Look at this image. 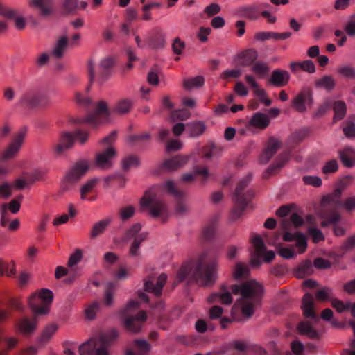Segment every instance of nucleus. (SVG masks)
I'll use <instances>...</instances> for the list:
<instances>
[{
  "mask_svg": "<svg viewBox=\"0 0 355 355\" xmlns=\"http://www.w3.org/2000/svg\"><path fill=\"white\" fill-rule=\"evenodd\" d=\"M206 254H202L193 266L190 263L183 264L177 272L175 284L188 278L202 286L212 285L217 278V263L216 260L206 261Z\"/></svg>",
  "mask_w": 355,
  "mask_h": 355,
  "instance_id": "f257e3e1",
  "label": "nucleus"
},
{
  "mask_svg": "<svg viewBox=\"0 0 355 355\" xmlns=\"http://www.w3.org/2000/svg\"><path fill=\"white\" fill-rule=\"evenodd\" d=\"M234 294L241 295V308L243 315L249 318L261 304L263 293V286L255 280H249L240 284H233L231 288Z\"/></svg>",
  "mask_w": 355,
  "mask_h": 355,
  "instance_id": "f03ea898",
  "label": "nucleus"
},
{
  "mask_svg": "<svg viewBox=\"0 0 355 355\" xmlns=\"http://www.w3.org/2000/svg\"><path fill=\"white\" fill-rule=\"evenodd\" d=\"M116 329L100 332L79 347L80 355H109L108 347L118 338Z\"/></svg>",
  "mask_w": 355,
  "mask_h": 355,
  "instance_id": "7ed1b4c3",
  "label": "nucleus"
},
{
  "mask_svg": "<svg viewBox=\"0 0 355 355\" xmlns=\"http://www.w3.org/2000/svg\"><path fill=\"white\" fill-rule=\"evenodd\" d=\"M27 135L26 128H22L15 133L10 143L1 151V175L10 172L14 165L12 160L18 155Z\"/></svg>",
  "mask_w": 355,
  "mask_h": 355,
  "instance_id": "20e7f679",
  "label": "nucleus"
},
{
  "mask_svg": "<svg viewBox=\"0 0 355 355\" xmlns=\"http://www.w3.org/2000/svg\"><path fill=\"white\" fill-rule=\"evenodd\" d=\"M251 180L252 175L248 174L239 180L236 187L232 196L234 202V207L231 215L232 220H237L242 216L248 203L254 197V194L252 190L248 189L245 191Z\"/></svg>",
  "mask_w": 355,
  "mask_h": 355,
  "instance_id": "39448f33",
  "label": "nucleus"
},
{
  "mask_svg": "<svg viewBox=\"0 0 355 355\" xmlns=\"http://www.w3.org/2000/svg\"><path fill=\"white\" fill-rule=\"evenodd\" d=\"M139 306V304L137 300H132L120 312L124 327L132 333L139 332L147 318L146 313L143 311L135 314Z\"/></svg>",
  "mask_w": 355,
  "mask_h": 355,
  "instance_id": "423d86ee",
  "label": "nucleus"
},
{
  "mask_svg": "<svg viewBox=\"0 0 355 355\" xmlns=\"http://www.w3.org/2000/svg\"><path fill=\"white\" fill-rule=\"evenodd\" d=\"M161 188L153 186L148 189L140 199V206L142 209H146L153 218L163 216L167 212L165 202L159 198Z\"/></svg>",
  "mask_w": 355,
  "mask_h": 355,
  "instance_id": "0eeeda50",
  "label": "nucleus"
},
{
  "mask_svg": "<svg viewBox=\"0 0 355 355\" xmlns=\"http://www.w3.org/2000/svg\"><path fill=\"white\" fill-rule=\"evenodd\" d=\"M89 168V165L86 161L80 160L77 162L66 173L61 184L62 191H70L73 186L77 183L81 178L85 175Z\"/></svg>",
  "mask_w": 355,
  "mask_h": 355,
  "instance_id": "6e6552de",
  "label": "nucleus"
},
{
  "mask_svg": "<svg viewBox=\"0 0 355 355\" xmlns=\"http://www.w3.org/2000/svg\"><path fill=\"white\" fill-rule=\"evenodd\" d=\"M116 135V131H112L108 136L101 140V143L107 145L108 147L96 154V164L98 167L103 169L111 167L112 160L116 155V150L110 145L115 141Z\"/></svg>",
  "mask_w": 355,
  "mask_h": 355,
  "instance_id": "1a4fd4ad",
  "label": "nucleus"
},
{
  "mask_svg": "<svg viewBox=\"0 0 355 355\" xmlns=\"http://www.w3.org/2000/svg\"><path fill=\"white\" fill-rule=\"evenodd\" d=\"M53 299V294L51 291L47 288H42L39 295H33L28 299V305L32 311L38 315H44L49 311V304Z\"/></svg>",
  "mask_w": 355,
  "mask_h": 355,
  "instance_id": "9d476101",
  "label": "nucleus"
},
{
  "mask_svg": "<svg viewBox=\"0 0 355 355\" xmlns=\"http://www.w3.org/2000/svg\"><path fill=\"white\" fill-rule=\"evenodd\" d=\"M75 139L80 144H83L88 139V134L81 130H76L73 133L64 132L61 135L58 143L54 146L55 153L58 155H62L65 150L73 146Z\"/></svg>",
  "mask_w": 355,
  "mask_h": 355,
  "instance_id": "9b49d317",
  "label": "nucleus"
},
{
  "mask_svg": "<svg viewBox=\"0 0 355 355\" xmlns=\"http://www.w3.org/2000/svg\"><path fill=\"white\" fill-rule=\"evenodd\" d=\"M110 115V112L107 103L104 101H101L96 104L95 109L92 112H89L85 118L78 119L76 121V123H86L90 125L95 126L107 121Z\"/></svg>",
  "mask_w": 355,
  "mask_h": 355,
  "instance_id": "f8f14e48",
  "label": "nucleus"
},
{
  "mask_svg": "<svg viewBox=\"0 0 355 355\" xmlns=\"http://www.w3.org/2000/svg\"><path fill=\"white\" fill-rule=\"evenodd\" d=\"M48 102L49 98L46 94L37 90H31L21 96L18 103L28 108H35L45 106Z\"/></svg>",
  "mask_w": 355,
  "mask_h": 355,
  "instance_id": "ddd939ff",
  "label": "nucleus"
},
{
  "mask_svg": "<svg viewBox=\"0 0 355 355\" xmlns=\"http://www.w3.org/2000/svg\"><path fill=\"white\" fill-rule=\"evenodd\" d=\"M313 103V90L309 86L303 87L291 101V106L298 112H304L307 106Z\"/></svg>",
  "mask_w": 355,
  "mask_h": 355,
  "instance_id": "4468645a",
  "label": "nucleus"
},
{
  "mask_svg": "<svg viewBox=\"0 0 355 355\" xmlns=\"http://www.w3.org/2000/svg\"><path fill=\"white\" fill-rule=\"evenodd\" d=\"M352 175H346L340 179L337 183L336 188L331 194L324 196L322 202L324 204L340 205V198L345 191L353 182Z\"/></svg>",
  "mask_w": 355,
  "mask_h": 355,
  "instance_id": "2eb2a0df",
  "label": "nucleus"
},
{
  "mask_svg": "<svg viewBox=\"0 0 355 355\" xmlns=\"http://www.w3.org/2000/svg\"><path fill=\"white\" fill-rule=\"evenodd\" d=\"M165 190L171 195L176 200L175 211L178 214L183 215L187 211V207L182 200L184 193L176 188L172 180H167L164 184Z\"/></svg>",
  "mask_w": 355,
  "mask_h": 355,
  "instance_id": "dca6fc26",
  "label": "nucleus"
},
{
  "mask_svg": "<svg viewBox=\"0 0 355 355\" xmlns=\"http://www.w3.org/2000/svg\"><path fill=\"white\" fill-rule=\"evenodd\" d=\"M145 40L149 47L154 49H163L166 44V35L159 27L154 28L151 34L146 35Z\"/></svg>",
  "mask_w": 355,
  "mask_h": 355,
  "instance_id": "f3484780",
  "label": "nucleus"
},
{
  "mask_svg": "<svg viewBox=\"0 0 355 355\" xmlns=\"http://www.w3.org/2000/svg\"><path fill=\"white\" fill-rule=\"evenodd\" d=\"M251 242L255 249V252L251 259V263L254 266H259L261 263V258L263 257L266 248L262 238L258 234H252Z\"/></svg>",
  "mask_w": 355,
  "mask_h": 355,
  "instance_id": "a211bd4d",
  "label": "nucleus"
},
{
  "mask_svg": "<svg viewBox=\"0 0 355 355\" xmlns=\"http://www.w3.org/2000/svg\"><path fill=\"white\" fill-rule=\"evenodd\" d=\"M167 281V275L164 273L161 274L157 279L156 284L151 279H148L144 281V290L146 292L153 293L156 297H159L162 293V288Z\"/></svg>",
  "mask_w": 355,
  "mask_h": 355,
  "instance_id": "6ab92c4d",
  "label": "nucleus"
},
{
  "mask_svg": "<svg viewBox=\"0 0 355 355\" xmlns=\"http://www.w3.org/2000/svg\"><path fill=\"white\" fill-rule=\"evenodd\" d=\"M22 199L23 196L19 195L9 203L1 205V227H6L8 225V220L5 216L7 210L8 209L12 214H17L20 209Z\"/></svg>",
  "mask_w": 355,
  "mask_h": 355,
  "instance_id": "aec40b11",
  "label": "nucleus"
},
{
  "mask_svg": "<svg viewBox=\"0 0 355 355\" xmlns=\"http://www.w3.org/2000/svg\"><path fill=\"white\" fill-rule=\"evenodd\" d=\"M280 147V142L275 139L270 137L267 143V146L259 157V161L261 164H266L275 155Z\"/></svg>",
  "mask_w": 355,
  "mask_h": 355,
  "instance_id": "412c9836",
  "label": "nucleus"
},
{
  "mask_svg": "<svg viewBox=\"0 0 355 355\" xmlns=\"http://www.w3.org/2000/svg\"><path fill=\"white\" fill-rule=\"evenodd\" d=\"M290 80V74L286 70L276 69L273 70L269 79V83L277 87L286 86Z\"/></svg>",
  "mask_w": 355,
  "mask_h": 355,
  "instance_id": "4be33fe9",
  "label": "nucleus"
},
{
  "mask_svg": "<svg viewBox=\"0 0 355 355\" xmlns=\"http://www.w3.org/2000/svg\"><path fill=\"white\" fill-rule=\"evenodd\" d=\"M113 220L112 217H107L94 223L89 232L91 239H96L102 235Z\"/></svg>",
  "mask_w": 355,
  "mask_h": 355,
  "instance_id": "5701e85b",
  "label": "nucleus"
},
{
  "mask_svg": "<svg viewBox=\"0 0 355 355\" xmlns=\"http://www.w3.org/2000/svg\"><path fill=\"white\" fill-rule=\"evenodd\" d=\"M302 309L306 318L317 320L318 316L314 311V299L311 294L306 293L302 298Z\"/></svg>",
  "mask_w": 355,
  "mask_h": 355,
  "instance_id": "b1692460",
  "label": "nucleus"
},
{
  "mask_svg": "<svg viewBox=\"0 0 355 355\" xmlns=\"http://www.w3.org/2000/svg\"><path fill=\"white\" fill-rule=\"evenodd\" d=\"M209 303L220 302L223 304H230L232 302V293L225 286H221L220 291L212 293L208 298Z\"/></svg>",
  "mask_w": 355,
  "mask_h": 355,
  "instance_id": "393cba45",
  "label": "nucleus"
},
{
  "mask_svg": "<svg viewBox=\"0 0 355 355\" xmlns=\"http://www.w3.org/2000/svg\"><path fill=\"white\" fill-rule=\"evenodd\" d=\"M288 160V155L287 153H282L279 155L276 158L275 162L270 165L263 173V178L268 179L271 175L276 174L280 170V168L284 166Z\"/></svg>",
  "mask_w": 355,
  "mask_h": 355,
  "instance_id": "a878e982",
  "label": "nucleus"
},
{
  "mask_svg": "<svg viewBox=\"0 0 355 355\" xmlns=\"http://www.w3.org/2000/svg\"><path fill=\"white\" fill-rule=\"evenodd\" d=\"M270 123V118L265 114L257 112L251 117L248 127H254L261 130L266 129Z\"/></svg>",
  "mask_w": 355,
  "mask_h": 355,
  "instance_id": "bb28decb",
  "label": "nucleus"
},
{
  "mask_svg": "<svg viewBox=\"0 0 355 355\" xmlns=\"http://www.w3.org/2000/svg\"><path fill=\"white\" fill-rule=\"evenodd\" d=\"M261 5L254 3L251 6H243L239 8L238 12L240 16L248 18L250 20L258 19Z\"/></svg>",
  "mask_w": 355,
  "mask_h": 355,
  "instance_id": "cd10ccee",
  "label": "nucleus"
},
{
  "mask_svg": "<svg viewBox=\"0 0 355 355\" xmlns=\"http://www.w3.org/2000/svg\"><path fill=\"white\" fill-rule=\"evenodd\" d=\"M218 218L216 216L212 217L207 223L205 225L202 230V238L206 241H212L216 234Z\"/></svg>",
  "mask_w": 355,
  "mask_h": 355,
  "instance_id": "c85d7f7f",
  "label": "nucleus"
},
{
  "mask_svg": "<svg viewBox=\"0 0 355 355\" xmlns=\"http://www.w3.org/2000/svg\"><path fill=\"white\" fill-rule=\"evenodd\" d=\"M114 65V60L112 58H106L103 59L98 67V79L100 83L105 81L110 73V69Z\"/></svg>",
  "mask_w": 355,
  "mask_h": 355,
  "instance_id": "c756f323",
  "label": "nucleus"
},
{
  "mask_svg": "<svg viewBox=\"0 0 355 355\" xmlns=\"http://www.w3.org/2000/svg\"><path fill=\"white\" fill-rule=\"evenodd\" d=\"M238 57L240 65L248 67L254 63L257 58V52L254 49H250L239 53Z\"/></svg>",
  "mask_w": 355,
  "mask_h": 355,
  "instance_id": "7c9ffc66",
  "label": "nucleus"
},
{
  "mask_svg": "<svg viewBox=\"0 0 355 355\" xmlns=\"http://www.w3.org/2000/svg\"><path fill=\"white\" fill-rule=\"evenodd\" d=\"M1 15H3L8 19H13L15 20V26L17 29L22 30L25 28L26 21L24 18L17 16L15 10L6 8L1 5Z\"/></svg>",
  "mask_w": 355,
  "mask_h": 355,
  "instance_id": "2f4dec72",
  "label": "nucleus"
},
{
  "mask_svg": "<svg viewBox=\"0 0 355 355\" xmlns=\"http://www.w3.org/2000/svg\"><path fill=\"white\" fill-rule=\"evenodd\" d=\"M51 3L52 0H31L29 5L38 9L42 17H47L51 12Z\"/></svg>",
  "mask_w": 355,
  "mask_h": 355,
  "instance_id": "473e14b6",
  "label": "nucleus"
},
{
  "mask_svg": "<svg viewBox=\"0 0 355 355\" xmlns=\"http://www.w3.org/2000/svg\"><path fill=\"white\" fill-rule=\"evenodd\" d=\"M5 303L7 309L3 310L1 309V320L8 318L10 315V309L20 311L23 310L21 302L16 298H8Z\"/></svg>",
  "mask_w": 355,
  "mask_h": 355,
  "instance_id": "72a5a7b5",
  "label": "nucleus"
},
{
  "mask_svg": "<svg viewBox=\"0 0 355 355\" xmlns=\"http://www.w3.org/2000/svg\"><path fill=\"white\" fill-rule=\"evenodd\" d=\"M336 86V80L333 76L325 75L318 78L315 82V87L318 89H324L327 92H331Z\"/></svg>",
  "mask_w": 355,
  "mask_h": 355,
  "instance_id": "f704fd0d",
  "label": "nucleus"
},
{
  "mask_svg": "<svg viewBox=\"0 0 355 355\" xmlns=\"http://www.w3.org/2000/svg\"><path fill=\"white\" fill-rule=\"evenodd\" d=\"M58 329L57 325L51 324L46 326L42 331L41 336L37 338V344L39 347L45 345L52 338L53 334Z\"/></svg>",
  "mask_w": 355,
  "mask_h": 355,
  "instance_id": "c9c22d12",
  "label": "nucleus"
},
{
  "mask_svg": "<svg viewBox=\"0 0 355 355\" xmlns=\"http://www.w3.org/2000/svg\"><path fill=\"white\" fill-rule=\"evenodd\" d=\"M19 329L24 334H32L36 329V318H24L18 323Z\"/></svg>",
  "mask_w": 355,
  "mask_h": 355,
  "instance_id": "e433bc0d",
  "label": "nucleus"
},
{
  "mask_svg": "<svg viewBox=\"0 0 355 355\" xmlns=\"http://www.w3.org/2000/svg\"><path fill=\"white\" fill-rule=\"evenodd\" d=\"M304 219L296 213H293L290 218H284L281 222V226L283 230H286L293 225L295 227L302 226L304 224Z\"/></svg>",
  "mask_w": 355,
  "mask_h": 355,
  "instance_id": "4c0bfd02",
  "label": "nucleus"
},
{
  "mask_svg": "<svg viewBox=\"0 0 355 355\" xmlns=\"http://www.w3.org/2000/svg\"><path fill=\"white\" fill-rule=\"evenodd\" d=\"M132 107V101L130 98H122L119 100L112 109V112L118 114H125Z\"/></svg>",
  "mask_w": 355,
  "mask_h": 355,
  "instance_id": "58836bf2",
  "label": "nucleus"
},
{
  "mask_svg": "<svg viewBox=\"0 0 355 355\" xmlns=\"http://www.w3.org/2000/svg\"><path fill=\"white\" fill-rule=\"evenodd\" d=\"M134 343L138 354H136L132 349H128L126 355H146L150 349V345L145 340L136 339Z\"/></svg>",
  "mask_w": 355,
  "mask_h": 355,
  "instance_id": "ea45409f",
  "label": "nucleus"
},
{
  "mask_svg": "<svg viewBox=\"0 0 355 355\" xmlns=\"http://www.w3.org/2000/svg\"><path fill=\"white\" fill-rule=\"evenodd\" d=\"M297 329L301 334L306 335L310 338H319L318 332L313 328L311 324L309 322H300L297 326Z\"/></svg>",
  "mask_w": 355,
  "mask_h": 355,
  "instance_id": "a19ab883",
  "label": "nucleus"
},
{
  "mask_svg": "<svg viewBox=\"0 0 355 355\" xmlns=\"http://www.w3.org/2000/svg\"><path fill=\"white\" fill-rule=\"evenodd\" d=\"M313 265L311 261L305 260L298 265L295 270V275L298 278H303L313 272Z\"/></svg>",
  "mask_w": 355,
  "mask_h": 355,
  "instance_id": "79ce46f5",
  "label": "nucleus"
},
{
  "mask_svg": "<svg viewBox=\"0 0 355 355\" xmlns=\"http://www.w3.org/2000/svg\"><path fill=\"white\" fill-rule=\"evenodd\" d=\"M98 182V179L93 178L87 180L80 188V198L82 200H88L90 201H93L95 200L94 198H87V196L92 193L94 188L96 186Z\"/></svg>",
  "mask_w": 355,
  "mask_h": 355,
  "instance_id": "37998d69",
  "label": "nucleus"
},
{
  "mask_svg": "<svg viewBox=\"0 0 355 355\" xmlns=\"http://www.w3.org/2000/svg\"><path fill=\"white\" fill-rule=\"evenodd\" d=\"M187 162V158L182 156H176L166 160L164 166L166 168L174 171L182 167Z\"/></svg>",
  "mask_w": 355,
  "mask_h": 355,
  "instance_id": "c03bdc74",
  "label": "nucleus"
},
{
  "mask_svg": "<svg viewBox=\"0 0 355 355\" xmlns=\"http://www.w3.org/2000/svg\"><path fill=\"white\" fill-rule=\"evenodd\" d=\"M147 236V232H141L135 238L129 250L130 256L137 257L139 254V248L140 244L146 239Z\"/></svg>",
  "mask_w": 355,
  "mask_h": 355,
  "instance_id": "a18cd8bd",
  "label": "nucleus"
},
{
  "mask_svg": "<svg viewBox=\"0 0 355 355\" xmlns=\"http://www.w3.org/2000/svg\"><path fill=\"white\" fill-rule=\"evenodd\" d=\"M353 153V150L349 147L339 152L340 159L345 166L351 168L355 166V161L352 157Z\"/></svg>",
  "mask_w": 355,
  "mask_h": 355,
  "instance_id": "49530a36",
  "label": "nucleus"
},
{
  "mask_svg": "<svg viewBox=\"0 0 355 355\" xmlns=\"http://www.w3.org/2000/svg\"><path fill=\"white\" fill-rule=\"evenodd\" d=\"M333 110L334 111L335 121H339L343 119L347 112V105L343 101H336L333 105Z\"/></svg>",
  "mask_w": 355,
  "mask_h": 355,
  "instance_id": "de8ad7c7",
  "label": "nucleus"
},
{
  "mask_svg": "<svg viewBox=\"0 0 355 355\" xmlns=\"http://www.w3.org/2000/svg\"><path fill=\"white\" fill-rule=\"evenodd\" d=\"M68 44V39L66 36L60 37L52 52L53 55L56 58H60L62 57L64 52Z\"/></svg>",
  "mask_w": 355,
  "mask_h": 355,
  "instance_id": "09e8293b",
  "label": "nucleus"
},
{
  "mask_svg": "<svg viewBox=\"0 0 355 355\" xmlns=\"http://www.w3.org/2000/svg\"><path fill=\"white\" fill-rule=\"evenodd\" d=\"M251 71L254 72L258 78H262L270 71L268 65L263 62H254L251 67Z\"/></svg>",
  "mask_w": 355,
  "mask_h": 355,
  "instance_id": "8fccbe9b",
  "label": "nucleus"
},
{
  "mask_svg": "<svg viewBox=\"0 0 355 355\" xmlns=\"http://www.w3.org/2000/svg\"><path fill=\"white\" fill-rule=\"evenodd\" d=\"M205 84V78L202 76H198L194 78L184 79L183 82L184 87L187 89H191L194 87H200Z\"/></svg>",
  "mask_w": 355,
  "mask_h": 355,
  "instance_id": "3c124183",
  "label": "nucleus"
},
{
  "mask_svg": "<svg viewBox=\"0 0 355 355\" xmlns=\"http://www.w3.org/2000/svg\"><path fill=\"white\" fill-rule=\"evenodd\" d=\"M141 229V225L140 223L134 224L131 227L125 231L123 237V241L127 242L132 238L135 239V238L140 234L139 232Z\"/></svg>",
  "mask_w": 355,
  "mask_h": 355,
  "instance_id": "603ef678",
  "label": "nucleus"
},
{
  "mask_svg": "<svg viewBox=\"0 0 355 355\" xmlns=\"http://www.w3.org/2000/svg\"><path fill=\"white\" fill-rule=\"evenodd\" d=\"M16 270L14 261L10 263L1 260V276L15 277Z\"/></svg>",
  "mask_w": 355,
  "mask_h": 355,
  "instance_id": "864d4df0",
  "label": "nucleus"
},
{
  "mask_svg": "<svg viewBox=\"0 0 355 355\" xmlns=\"http://www.w3.org/2000/svg\"><path fill=\"white\" fill-rule=\"evenodd\" d=\"M115 283L109 282L107 285L103 302L105 306H110L113 303V295L115 289Z\"/></svg>",
  "mask_w": 355,
  "mask_h": 355,
  "instance_id": "5fc2aeb1",
  "label": "nucleus"
},
{
  "mask_svg": "<svg viewBox=\"0 0 355 355\" xmlns=\"http://www.w3.org/2000/svg\"><path fill=\"white\" fill-rule=\"evenodd\" d=\"M139 163L138 157L129 155L122 160V167L124 171H127L130 168L137 167Z\"/></svg>",
  "mask_w": 355,
  "mask_h": 355,
  "instance_id": "6e6d98bb",
  "label": "nucleus"
},
{
  "mask_svg": "<svg viewBox=\"0 0 355 355\" xmlns=\"http://www.w3.org/2000/svg\"><path fill=\"white\" fill-rule=\"evenodd\" d=\"M337 72L345 78L355 79V69L352 65L340 66L337 69Z\"/></svg>",
  "mask_w": 355,
  "mask_h": 355,
  "instance_id": "4d7b16f0",
  "label": "nucleus"
},
{
  "mask_svg": "<svg viewBox=\"0 0 355 355\" xmlns=\"http://www.w3.org/2000/svg\"><path fill=\"white\" fill-rule=\"evenodd\" d=\"M191 136L198 137L202 135L205 130V125L200 121L190 123L188 125Z\"/></svg>",
  "mask_w": 355,
  "mask_h": 355,
  "instance_id": "13d9d810",
  "label": "nucleus"
},
{
  "mask_svg": "<svg viewBox=\"0 0 355 355\" xmlns=\"http://www.w3.org/2000/svg\"><path fill=\"white\" fill-rule=\"evenodd\" d=\"M161 6L162 4L158 2H153L144 5V6L142 7V11L144 12L142 19L145 21L150 20L152 17L150 10L153 8H159L161 7Z\"/></svg>",
  "mask_w": 355,
  "mask_h": 355,
  "instance_id": "bf43d9fd",
  "label": "nucleus"
},
{
  "mask_svg": "<svg viewBox=\"0 0 355 355\" xmlns=\"http://www.w3.org/2000/svg\"><path fill=\"white\" fill-rule=\"evenodd\" d=\"M249 273L248 268L243 266L241 263H238L236 265L235 270L234 271V277L236 279L245 278Z\"/></svg>",
  "mask_w": 355,
  "mask_h": 355,
  "instance_id": "052dcab7",
  "label": "nucleus"
},
{
  "mask_svg": "<svg viewBox=\"0 0 355 355\" xmlns=\"http://www.w3.org/2000/svg\"><path fill=\"white\" fill-rule=\"evenodd\" d=\"M193 172L196 176L201 177V181L202 183L205 182L209 176V173L206 167L202 166H195L193 168Z\"/></svg>",
  "mask_w": 355,
  "mask_h": 355,
  "instance_id": "680f3d73",
  "label": "nucleus"
},
{
  "mask_svg": "<svg viewBox=\"0 0 355 355\" xmlns=\"http://www.w3.org/2000/svg\"><path fill=\"white\" fill-rule=\"evenodd\" d=\"M344 29L348 36L355 37V13L349 17Z\"/></svg>",
  "mask_w": 355,
  "mask_h": 355,
  "instance_id": "e2e57ef3",
  "label": "nucleus"
},
{
  "mask_svg": "<svg viewBox=\"0 0 355 355\" xmlns=\"http://www.w3.org/2000/svg\"><path fill=\"white\" fill-rule=\"evenodd\" d=\"M333 295L332 290L329 287L323 288L315 293L316 298L320 301L329 300Z\"/></svg>",
  "mask_w": 355,
  "mask_h": 355,
  "instance_id": "0e129e2a",
  "label": "nucleus"
},
{
  "mask_svg": "<svg viewBox=\"0 0 355 355\" xmlns=\"http://www.w3.org/2000/svg\"><path fill=\"white\" fill-rule=\"evenodd\" d=\"M83 252L81 250L76 249V251L71 254L68 260V266L73 269V267L75 266L82 259Z\"/></svg>",
  "mask_w": 355,
  "mask_h": 355,
  "instance_id": "69168bd1",
  "label": "nucleus"
},
{
  "mask_svg": "<svg viewBox=\"0 0 355 355\" xmlns=\"http://www.w3.org/2000/svg\"><path fill=\"white\" fill-rule=\"evenodd\" d=\"M185 43L180 37L174 39L172 43L173 52L176 55H181L185 49Z\"/></svg>",
  "mask_w": 355,
  "mask_h": 355,
  "instance_id": "338daca9",
  "label": "nucleus"
},
{
  "mask_svg": "<svg viewBox=\"0 0 355 355\" xmlns=\"http://www.w3.org/2000/svg\"><path fill=\"white\" fill-rule=\"evenodd\" d=\"M343 133L345 137H355V124L353 121L347 120L345 122V125L343 128Z\"/></svg>",
  "mask_w": 355,
  "mask_h": 355,
  "instance_id": "774afa93",
  "label": "nucleus"
}]
</instances>
